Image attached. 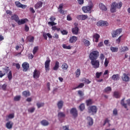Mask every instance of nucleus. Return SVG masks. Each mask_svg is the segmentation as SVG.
<instances>
[{"instance_id":"nucleus-1","label":"nucleus","mask_w":130,"mask_h":130,"mask_svg":"<svg viewBox=\"0 0 130 130\" xmlns=\"http://www.w3.org/2000/svg\"><path fill=\"white\" fill-rule=\"evenodd\" d=\"M11 19L13 21H15V22L17 23L18 25H24V24L27 23V22H28V19L27 18L20 19V18H19V16L16 14L12 15L11 16Z\"/></svg>"},{"instance_id":"nucleus-2","label":"nucleus","mask_w":130,"mask_h":130,"mask_svg":"<svg viewBox=\"0 0 130 130\" xmlns=\"http://www.w3.org/2000/svg\"><path fill=\"white\" fill-rule=\"evenodd\" d=\"M121 7H122V2H120L118 3L113 2L111 5L110 11L111 13H115L116 9H121Z\"/></svg>"},{"instance_id":"nucleus-3","label":"nucleus","mask_w":130,"mask_h":130,"mask_svg":"<svg viewBox=\"0 0 130 130\" xmlns=\"http://www.w3.org/2000/svg\"><path fill=\"white\" fill-rule=\"evenodd\" d=\"M99 57V51L92 50L89 54V59L90 60L97 59Z\"/></svg>"},{"instance_id":"nucleus-4","label":"nucleus","mask_w":130,"mask_h":130,"mask_svg":"<svg viewBox=\"0 0 130 130\" xmlns=\"http://www.w3.org/2000/svg\"><path fill=\"white\" fill-rule=\"evenodd\" d=\"M93 7H94V4L90 2L89 6L82 7V10L84 13H91V10L93 9Z\"/></svg>"},{"instance_id":"nucleus-5","label":"nucleus","mask_w":130,"mask_h":130,"mask_svg":"<svg viewBox=\"0 0 130 130\" xmlns=\"http://www.w3.org/2000/svg\"><path fill=\"white\" fill-rule=\"evenodd\" d=\"M122 32V28H119L116 30H113L111 32V36L112 38H115V37H118L121 32Z\"/></svg>"},{"instance_id":"nucleus-6","label":"nucleus","mask_w":130,"mask_h":130,"mask_svg":"<svg viewBox=\"0 0 130 130\" xmlns=\"http://www.w3.org/2000/svg\"><path fill=\"white\" fill-rule=\"evenodd\" d=\"M91 64L92 66L93 69H99L100 68V61L99 60L93 59L91 60L90 61Z\"/></svg>"},{"instance_id":"nucleus-7","label":"nucleus","mask_w":130,"mask_h":130,"mask_svg":"<svg viewBox=\"0 0 130 130\" xmlns=\"http://www.w3.org/2000/svg\"><path fill=\"white\" fill-rule=\"evenodd\" d=\"M88 112L94 115L97 113V107L95 106H91L88 108Z\"/></svg>"},{"instance_id":"nucleus-8","label":"nucleus","mask_w":130,"mask_h":130,"mask_svg":"<svg viewBox=\"0 0 130 130\" xmlns=\"http://www.w3.org/2000/svg\"><path fill=\"white\" fill-rule=\"evenodd\" d=\"M22 67L23 69V72H27V71H28L30 68V65L29 64V63H28V62H24L22 64Z\"/></svg>"},{"instance_id":"nucleus-9","label":"nucleus","mask_w":130,"mask_h":130,"mask_svg":"<svg viewBox=\"0 0 130 130\" xmlns=\"http://www.w3.org/2000/svg\"><path fill=\"white\" fill-rule=\"evenodd\" d=\"M70 113L72 114L73 117H74V118L78 117V111L75 108H73L71 109Z\"/></svg>"},{"instance_id":"nucleus-10","label":"nucleus","mask_w":130,"mask_h":130,"mask_svg":"<svg viewBox=\"0 0 130 130\" xmlns=\"http://www.w3.org/2000/svg\"><path fill=\"white\" fill-rule=\"evenodd\" d=\"M75 27L72 28V32L74 35H78L79 34V27L78 24L75 23Z\"/></svg>"},{"instance_id":"nucleus-11","label":"nucleus","mask_w":130,"mask_h":130,"mask_svg":"<svg viewBox=\"0 0 130 130\" xmlns=\"http://www.w3.org/2000/svg\"><path fill=\"white\" fill-rule=\"evenodd\" d=\"M41 73L39 70H37L36 69L34 70L33 73V78L34 79H39V77H40Z\"/></svg>"},{"instance_id":"nucleus-12","label":"nucleus","mask_w":130,"mask_h":130,"mask_svg":"<svg viewBox=\"0 0 130 130\" xmlns=\"http://www.w3.org/2000/svg\"><path fill=\"white\" fill-rule=\"evenodd\" d=\"M108 25L109 24L107 21H104L103 20H101L97 22V26H101V27L108 26Z\"/></svg>"},{"instance_id":"nucleus-13","label":"nucleus","mask_w":130,"mask_h":130,"mask_svg":"<svg viewBox=\"0 0 130 130\" xmlns=\"http://www.w3.org/2000/svg\"><path fill=\"white\" fill-rule=\"evenodd\" d=\"M15 4L16 7H17V8H21V9H25L26 7H27V5H24L21 4V3H20V2L19 1L15 2Z\"/></svg>"},{"instance_id":"nucleus-14","label":"nucleus","mask_w":130,"mask_h":130,"mask_svg":"<svg viewBox=\"0 0 130 130\" xmlns=\"http://www.w3.org/2000/svg\"><path fill=\"white\" fill-rule=\"evenodd\" d=\"M62 9H63V4H60L58 8V12H59L60 14L64 15V10H62Z\"/></svg>"},{"instance_id":"nucleus-15","label":"nucleus","mask_w":130,"mask_h":130,"mask_svg":"<svg viewBox=\"0 0 130 130\" xmlns=\"http://www.w3.org/2000/svg\"><path fill=\"white\" fill-rule=\"evenodd\" d=\"M50 60L48 59L45 62V68L46 71H49V66L50 64Z\"/></svg>"},{"instance_id":"nucleus-16","label":"nucleus","mask_w":130,"mask_h":130,"mask_svg":"<svg viewBox=\"0 0 130 130\" xmlns=\"http://www.w3.org/2000/svg\"><path fill=\"white\" fill-rule=\"evenodd\" d=\"M13 125H14V123L12 121H9L6 124V126L8 129H11V128H13Z\"/></svg>"},{"instance_id":"nucleus-17","label":"nucleus","mask_w":130,"mask_h":130,"mask_svg":"<svg viewBox=\"0 0 130 130\" xmlns=\"http://www.w3.org/2000/svg\"><path fill=\"white\" fill-rule=\"evenodd\" d=\"M78 40V37L73 36L71 37H70L69 39V42L70 43H75V42H77Z\"/></svg>"},{"instance_id":"nucleus-18","label":"nucleus","mask_w":130,"mask_h":130,"mask_svg":"<svg viewBox=\"0 0 130 130\" xmlns=\"http://www.w3.org/2000/svg\"><path fill=\"white\" fill-rule=\"evenodd\" d=\"M122 81H124V82H128L129 81V77L126 75V74H123V76H122Z\"/></svg>"},{"instance_id":"nucleus-19","label":"nucleus","mask_w":130,"mask_h":130,"mask_svg":"<svg viewBox=\"0 0 130 130\" xmlns=\"http://www.w3.org/2000/svg\"><path fill=\"white\" fill-rule=\"evenodd\" d=\"M42 5H43V3L41 1L38 2L36 5H35V8L37 10H38V9H40V8H42Z\"/></svg>"},{"instance_id":"nucleus-20","label":"nucleus","mask_w":130,"mask_h":130,"mask_svg":"<svg viewBox=\"0 0 130 130\" xmlns=\"http://www.w3.org/2000/svg\"><path fill=\"white\" fill-rule=\"evenodd\" d=\"M99 8L101 10H102V11H105V12L107 11V8L103 3L99 4Z\"/></svg>"},{"instance_id":"nucleus-21","label":"nucleus","mask_w":130,"mask_h":130,"mask_svg":"<svg viewBox=\"0 0 130 130\" xmlns=\"http://www.w3.org/2000/svg\"><path fill=\"white\" fill-rule=\"evenodd\" d=\"M82 42H83L84 45L86 47L90 46V45H91V43L90 42V41H88V40H86L85 39L82 40Z\"/></svg>"},{"instance_id":"nucleus-22","label":"nucleus","mask_w":130,"mask_h":130,"mask_svg":"<svg viewBox=\"0 0 130 130\" xmlns=\"http://www.w3.org/2000/svg\"><path fill=\"white\" fill-rule=\"evenodd\" d=\"M41 124L44 126H47V125H49V122L45 119L42 120L41 121Z\"/></svg>"},{"instance_id":"nucleus-23","label":"nucleus","mask_w":130,"mask_h":130,"mask_svg":"<svg viewBox=\"0 0 130 130\" xmlns=\"http://www.w3.org/2000/svg\"><path fill=\"white\" fill-rule=\"evenodd\" d=\"M57 105L58 106V109H61L63 107V101H59L58 102Z\"/></svg>"},{"instance_id":"nucleus-24","label":"nucleus","mask_w":130,"mask_h":130,"mask_svg":"<svg viewBox=\"0 0 130 130\" xmlns=\"http://www.w3.org/2000/svg\"><path fill=\"white\" fill-rule=\"evenodd\" d=\"M93 38L95 39V42H98L99 41V38H100V35L98 34H94L93 36Z\"/></svg>"},{"instance_id":"nucleus-25","label":"nucleus","mask_w":130,"mask_h":130,"mask_svg":"<svg viewBox=\"0 0 130 130\" xmlns=\"http://www.w3.org/2000/svg\"><path fill=\"white\" fill-rule=\"evenodd\" d=\"M58 69H59V62L57 61L55 62V64L54 67L53 68V70L54 71H57V70H58Z\"/></svg>"},{"instance_id":"nucleus-26","label":"nucleus","mask_w":130,"mask_h":130,"mask_svg":"<svg viewBox=\"0 0 130 130\" xmlns=\"http://www.w3.org/2000/svg\"><path fill=\"white\" fill-rule=\"evenodd\" d=\"M85 103L86 104L87 106H90V105H92L93 102V101L91 99H88L86 101Z\"/></svg>"},{"instance_id":"nucleus-27","label":"nucleus","mask_w":130,"mask_h":130,"mask_svg":"<svg viewBox=\"0 0 130 130\" xmlns=\"http://www.w3.org/2000/svg\"><path fill=\"white\" fill-rule=\"evenodd\" d=\"M75 75L76 78H79L80 76H81V69H77L76 71L75 72Z\"/></svg>"},{"instance_id":"nucleus-28","label":"nucleus","mask_w":130,"mask_h":130,"mask_svg":"<svg viewBox=\"0 0 130 130\" xmlns=\"http://www.w3.org/2000/svg\"><path fill=\"white\" fill-rule=\"evenodd\" d=\"M84 86H85V84L83 83H81L78 85V86L73 88V90H76L77 89H82V88H83V87H84Z\"/></svg>"},{"instance_id":"nucleus-29","label":"nucleus","mask_w":130,"mask_h":130,"mask_svg":"<svg viewBox=\"0 0 130 130\" xmlns=\"http://www.w3.org/2000/svg\"><path fill=\"white\" fill-rule=\"evenodd\" d=\"M112 79L113 81H117V80H119V76L118 74L113 75L112 77Z\"/></svg>"},{"instance_id":"nucleus-30","label":"nucleus","mask_w":130,"mask_h":130,"mask_svg":"<svg viewBox=\"0 0 130 130\" xmlns=\"http://www.w3.org/2000/svg\"><path fill=\"white\" fill-rule=\"evenodd\" d=\"M125 98H123V99L121 100V105L122 106H123L124 108H127V105L126 104L124 103V100Z\"/></svg>"},{"instance_id":"nucleus-31","label":"nucleus","mask_w":130,"mask_h":130,"mask_svg":"<svg viewBox=\"0 0 130 130\" xmlns=\"http://www.w3.org/2000/svg\"><path fill=\"white\" fill-rule=\"evenodd\" d=\"M58 118H61V117H66V114L62 112H60L58 113Z\"/></svg>"},{"instance_id":"nucleus-32","label":"nucleus","mask_w":130,"mask_h":130,"mask_svg":"<svg viewBox=\"0 0 130 130\" xmlns=\"http://www.w3.org/2000/svg\"><path fill=\"white\" fill-rule=\"evenodd\" d=\"M23 96L24 97H28V96H30V92L29 91H24L22 92Z\"/></svg>"},{"instance_id":"nucleus-33","label":"nucleus","mask_w":130,"mask_h":130,"mask_svg":"<svg viewBox=\"0 0 130 130\" xmlns=\"http://www.w3.org/2000/svg\"><path fill=\"white\" fill-rule=\"evenodd\" d=\"M110 50L112 51V52H117V51H118V48L114 47H111Z\"/></svg>"},{"instance_id":"nucleus-34","label":"nucleus","mask_w":130,"mask_h":130,"mask_svg":"<svg viewBox=\"0 0 130 130\" xmlns=\"http://www.w3.org/2000/svg\"><path fill=\"white\" fill-rule=\"evenodd\" d=\"M37 106L38 108H41V107H43V106H44V103H40L38 102L37 103Z\"/></svg>"},{"instance_id":"nucleus-35","label":"nucleus","mask_w":130,"mask_h":130,"mask_svg":"<svg viewBox=\"0 0 130 130\" xmlns=\"http://www.w3.org/2000/svg\"><path fill=\"white\" fill-rule=\"evenodd\" d=\"M61 68L62 70H64L66 71L68 70V69H69V66L68 65V64H67V63H64L61 66Z\"/></svg>"},{"instance_id":"nucleus-36","label":"nucleus","mask_w":130,"mask_h":130,"mask_svg":"<svg viewBox=\"0 0 130 130\" xmlns=\"http://www.w3.org/2000/svg\"><path fill=\"white\" fill-rule=\"evenodd\" d=\"M120 50L121 52H125V51H127V50H128V48L126 46H123L121 47Z\"/></svg>"},{"instance_id":"nucleus-37","label":"nucleus","mask_w":130,"mask_h":130,"mask_svg":"<svg viewBox=\"0 0 130 130\" xmlns=\"http://www.w3.org/2000/svg\"><path fill=\"white\" fill-rule=\"evenodd\" d=\"M87 119H88V120H89L88 122V124L89 125H93V119H92V118L90 117H88L87 118Z\"/></svg>"},{"instance_id":"nucleus-38","label":"nucleus","mask_w":130,"mask_h":130,"mask_svg":"<svg viewBox=\"0 0 130 130\" xmlns=\"http://www.w3.org/2000/svg\"><path fill=\"white\" fill-rule=\"evenodd\" d=\"M114 97H115V98H120V94H119V92L117 91H115L114 92Z\"/></svg>"},{"instance_id":"nucleus-39","label":"nucleus","mask_w":130,"mask_h":130,"mask_svg":"<svg viewBox=\"0 0 130 130\" xmlns=\"http://www.w3.org/2000/svg\"><path fill=\"white\" fill-rule=\"evenodd\" d=\"M8 78L9 80V81H11V80L13 79V74L12 73V71H10L9 73H8Z\"/></svg>"},{"instance_id":"nucleus-40","label":"nucleus","mask_w":130,"mask_h":130,"mask_svg":"<svg viewBox=\"0 0 130 130\" xmlns=\"http://www.w3.org/2000/svg\"><path fill=\"white\" fill-rule=\"evenodd\" d=\"M62 47L64 49H72V47H71V46H67L66 44H63L62 45Z\"/></svg>"},{"instance_id":"nucleus-41","label":"nucleus","mask_w":130,"mask_h":130,"mask_svg":"<svg viewBox=\"0 0 130 130\" xmlns=\"http://www.w3.org/2000/svg\"><path fill=\"white\" fill-rule=\"evenodd\" d=\"M105 58V56H104V54L103 53L101 54L100 56V59L102 61V63H103V61L104 60Z\"/></svg>"},{"instance_id":"nucleus-42","label":"nucleus","mask_w":130,"mask_h":130,"mask_svg":"<svg viewBox=\"0 0 130 130\" xmlns=\"http://www.w3.org/2000/svg\"><path fill=\"white\" fill-rule=\"evenodd\" d=\"M103 74V72H96L95 73V77L97 79H99L100 77H101V75Z\"/></svg>"},{"instance_id":"nucleus-43","label":"nucleus","mask_w":130,"mask_h":130,"mask_svg":"<svg viewBox=\"0 0 130 130\" xmlns=\"http://www.w3.org/2000/svg\"><path fill=\"white\" fill-rule=\"evenodd\" d=\"M79 109L81 111H83L85 109V104H81L79 106Z\"/></svg>"},{"instance_id":"nucleus-44","label":"nucleus","mask_w":130,"mask_h":130,"mask_svg":"<svg viewBox=\"0 0 130 130\" xmlns=\"http://www.w3.org/2000/svg\"><path fill=\"white\" fill-rule=\"evenodd\" d=\"M113 114L114 116H116L118 114L117 109H114L113 111Z\"/></svg>"},{"instance_id":"nucleus-45","label":"nucleus","mask_w":130,"mask_h":130,"mask_svg":"<svg viewBox=\"0 0 130 130\" xmlns=\"http://www.w3.org/2000/svg\"><path fill=\"white\" fill-rule=\"evenodd\" d=\"M122 37V36H119L118 39H116V43H117L118 44H119L120 43V42L121 41V38Z\"/></svg>"},{"instance_id":"nucleus-46","label":"nucleus","mask_w":130,"mask_h":130,"mask_svg":"<svg viewBox=\"0 0 130 130\" xmlns=\"http://www.w3.org/2000/svg\"><path fill=\"white\" fill-rule=\"evenodd\" d=\"M21 99L20 95H17L14 97V101H20V100Z\"/></svg>"},{"instance_id":"nucleus-47","label":"nucleus","mask_w":130,"mask_h":130,"mask_svg":"<svg viewBox=\"0 0 130 130\" xmlns=\"http://www.w3.org/2000/svg\"><path fill=\"white\" fill-rule=\"evenodd\" d=\"M112 89L111 87L108 86L107 87H106L105 89H104V91L106 93H107V92H110L111 91Z\"/></svg>"},{"instance_id":"nucleus-48","label":"nucleus","mask_w":130,"mask_h":130,"mask_svg":"<svg viewBox=\"0 0 130 130\" xmlns=\"http://www.w3.org/2000/svg\"><path fill=\"white\" fill-rule=\"evenodd\" d=\"M37 51H38V46L35 47L32 50L33 54H36Z\"/></svg>"},{"instance_id":"nucleus-49","label":"nucleus","mask_w":130,"mask_h":130,"mask_svg":"<svg viewBox=\"0 0 130 130\" xmlns=\"http://www.w3.org/2000/svg\"><path fill=\"white\" fill-rule=\"evenodd\" d=\"M7 87H8V85L7 84H4L2 86V90L3 91H7Z\"/></svg>"},{"instance_id":"nucleus-50","label":"nucleus","mask_w":130,"mask_h":130,"mask_svg":"<svg viewBox=\"0 0 130 130\" xmlns=\"http://www.w3.org/2000/svg\"><path fill=\"white\" fill-rule=\"evenodd\" d=\"M78 94L80 97H83L84 96V92L82 90H78Z\"/></svg>"},{"instance_id":"nucleus-51","label":"nucleus","mask_w":130,"mask_h":130,"mask_svg":"<svg viewBox=\"0 0 130 130\" xmlns=\"http://www.w3.org/2000/svg\"><path fill=\"white\" fill-rule=\"evenodd\" d=\"M7 117L12 119L15 117V114L14 113L10 114L8 116H7Z\"/></svg>"},{"instance_id":"nucleus-52","label":"nucleus","mask_w":130,"mask_h":130,"mask_svg":"<svg viewBox=\"0 0 130 130\" xmlns=\"http://www.w3.org/2000/svg\"><path fill=\"white\" fill-rule=\"evenodd\" d=\"M109 122H110V120L108 119V118H106L104 122V124H103V126H104V125H105V124H106L107 123H109Z\"/></svg>"},{"instance_id":"nucleus-53","label":"nucleus","mask_w":130,"mask_h":130,"mask_svg":"<svg viewBox=\"0 0 130 130\" xmlns=\"http://www.w3.org/2000/svg\"><path fill=\"white\" fill-rule=\"evenodd\" d=\"M35 111V108H30L28 109V112L30 113H33Z\"/></svg>"},{"instance_id":"nucleus-54","label":"nucleus","mask_w":130,"mask_h":130,"mask_svg":"<svg viewBox=\"0 0 130 130\" xmlns=\"http://www.w3.org/2000/svg\"><path fill=\"white\" fill-rule=\"evenodd\" d=\"M108 63H109V61L107 60V58H106L104 62V65L106 68L108 67Z\"/></svg>"},{"instance_id":"nucleus-55","label":"nucleus","mask_w":130,"mask_h":130,"mask_svg":"<svg viewBox=\"0 0 130 130\" xmlns=\"http://www.w3.org/2000/svg\"><path fill=\"white\" fill-rule=\"evenodd\" d=\"M84 82L85 84H87V85H88V84H90L91 83V81H90L89 79H86V78H84Z\"/></svg>"},{"instance_id":"nucleus-56","label":"nucleus","mask_w":130,"mask_h":130,"mask_svg":"<svg viewBox=\"0 0 130 130\" xmlns=\"http://www.w3.org/2000/svg\"><path fill=\"white\" fill-rule=\"evenodd\" d=\"M29 29V26H28L27 24H25L24 26V31H25V32H28Z\"/></svg>"},{"instance_id":"nucleus-57","label":"nucleus","mask_w":130,"mask_h":130,"mask_svg":"<svg viewBox=\"0 0 130 130\" xmlns=\"http://www.w3.org/2000/svg\"><path fill=\"white\" fill-rule=\"evenodd\" d=\"M61 33L62 35H68V31L66 30L63 29V30H61Z\"/></svg>"},{"instance_id":"nucleus-58","label":"nucleus","mask_w":130,"mask_h":130,"mask_svg":"<svg viewBox=\"0 0 130 130\" xmlns=\"http://www.w3.org/2000/svg\"><path fill=\"white\" fill-rule=\"evenodd\" d=\"M48 25H51V26H54L56 23L54 21H49L48 22Z\"/></svg>"},{"instance_id":"nucleus-59","label":"nucleus","mask_w":130,"mask_h":130,"mask_svg":"<svg viewBox=\"0 0 130 130\" xmlns=\"http://www.w3.org/2000/svg\"><path fill=\"white\" fill-rule=\"evenodd\" d=\"M56 20V18L54 16H51L50 18V20L51 22H54Z\"/></svg>"},{"instance_id":"nucleus-60","label":"nucleus","mask_w":130,"mask_h":130,"mask_svg":"<svg viewBox=\"0 0 130 130\" xmlns=\"http://www.w3.org/2000/svg\"><path fill=\"white\" fill-rule=\"evenodd\" d=\"M88 19V16L86 15H82V20H86Z\"/></svg>"},{"instance_id":"nucleus-61","label":"nucleus","mask_w":130,"mask_h":130,"mask_svg":"<svg viewBox=\"0 0 130 130\" xmlns=\"http://www.w3.org/2000/svg\"><path fill=\"white\" fill-rule=\"evenodd\" d=\"M6 14H7V15H9L10 16H12V12L11 10H7L6 11Z\"/></svg>"},{"instance_id":"nucleus-62","label":"nucleus","mask_w":130,"mask_h":130,"mask_svg":"<svg viewBox=\"0 0 130 130\" xmlns=\"http://www.w3.org/2000/svg\"><path fill=\"white\" fill-rule=\"evenodd\" d=\"M15 67L17 70H20L21 68V66L19 63H17V64H15Z\"/></svg>"},{"instance_id":"nucleus-63","label":"nucleus","mask_w":130,"mask_h":130,"mask_svg":"<svg viewBox=\"0 0 130 130\" xmlns=\"http://www.w3.org/2000/svg\"><path fill=\"white\" fill-rule=\"evenodd\" d=\"M84 0H77L79 5H84Z\"/></svg>"},{"instance_id":"nucleus-64","label":"nucleus","mask_w":130,"mask_h":130,"mask_svg":"<svg viewBox=\"0 0 130 130\" xmlns=\"http://www.w3.org/2000/svg\"><path fill=\"white\" fill-rule=\"evenodd\" d=\"M6 75V73H3V71H0V78H3L4 76Z\"/></svg>"}]
</instances>
